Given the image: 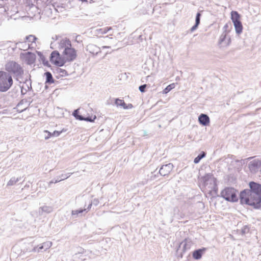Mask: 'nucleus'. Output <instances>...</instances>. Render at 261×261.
Segmentation results:
<instances>
[{
	"label": "nucleus",
	"mask_w": 261,
	"mask_h": 261,
	"mask_svg": "<svg viewBox=\"0 0 261 261\" xmlns=\"http://www.w3.org/2000/svg\"><path fill=\"white\" fill-rule=\"evenodd\" d=\"M231 20L233 22L240 20V16L239 13L236 11H232L231 13Z\"/></svg>",
	"instance_id": "4be33fe9"
},
{
	"label": "nucleus",
	"mask_w": 261,
	"mask_h": 261,
	"mask_svg": "<svg viewBox=\"0 0 261 261\" xmlns=\"http://www.w3.org/2000/svg\"><path fill=\"white\" fill-rule=\"evenodd\" d=\"M110 47H111V46H102L101 47V48H103V49H105V48H110Z\"/></svg>",
	"instance_id": "c03bdc74"
},
{
	"label": "nucleus",
	"mask_w": 261,
	"mask_h": 261,
	"mask_svg": "<svg viewBox=\"0 0 261 261\" xmlns=\"http://www.w3.org/2000/svg\"><path fill=\"white\" fill-rule=\"evenodd\" d=\"M87 50L93 55H97L101 53L100 48L93 44H89L87 46Z\"/></svg>",
	"instance_id": "ddd939ff"
},
{
	"label": "nucleus",
	"mask_w": 261,
	"mask_h": 261,
	"mask_svg": "<svg viewBox=\"0 0 261 261\" xmlns=\"http://www.w3.org/2000/svg\"><path fill=\"white\" fill-rule=\"evenodd\" d=\"M206 250V248H202L198 250H195L193 252V257L195 259H199L201 258L202 255Z\"/></svg>",
	"instance_id": "2eb2a0df"
},
{
	"label": "nucleus",
	"mask_w": 261,
	"mask_h": 261,
	"mask_svg": "<svg viewBox=\"0 0 261 261\" xmlns=\"http://www.w3.org/2000/svg\"><path fill=\"white\" fill-rule=\"evenodd\" d=\"M202 181L203 182L204 187L210 192L216 190V179L214 177L213 174H206L202 177Z\"/></svg>",
	"instance_id": "39448f33"
},
{
	"label": "nucleus",
	"mask_w": 261,
	"mask_h": 261,
	"mask_svg": "<svg viewBox=\"0 0 261 261\" xmlns=\"http://www.w3.org/2000/svg\"><path fill=\"white\" fill-rule=\"evenodd\" d=\"M198 25V24L195 23V25H193L191 29V32L194 31L197 28Z\"/></svg>",
	"instance_id": "37998d69"
},
{
	"label": "nucleus",
	"mask_w": 261,
	"mask_h": 261,
	"mask_svg": "<svg viewBox=\"0 0 261 261\" xmlns=\"http://www.w3.org/2000/svg\"><path fill=\"white\" fill-rule=\"evenodd\" d=\"M47 0H42L43 2H45Z\"/></svg>",
	"instance_id": "09e8293b"
},
{
	"label": "nucleus",
	"mask_w": 261,
	"mask_h": 261,
	"mask_svg": "<svg viewBox=\"0 0 261 261\" xmlns=\"http://www.w3.org/2000/svg\"><path fill=\"white\" fill-rule=\"evenodd\" d=\"M201 14L200 13H197L196 16L195 23L199 24Z\"/></svg>",
	"instance_id": "72a5a7b5"
},
{
	"label": "nucleus",
	"mask_w": 261,
	"mask_h": 261,
	"mask_svg": "<svg viewBox=\"0 0 261 261\" xmlns=\"http://www.w3.org/2000/svg\"><path fill=\"white\" fill-rule=\"evenodd\" d=\"M50 62L58 66H62L66 63L63 56L62 57L58 51H54L50 55Z\"/></svg>",
	"instance_id": "0eeeda50"
},
{
	"label": "nucleus",
	"mask_w": 261,
	"mask_h": 261,
	"mask_svg": "<svg viewBox=\"0 0 261 261\" xmlns=\"http://www.w3.org/2000/svg\"><path fill=\"white\" fill-rule=\"evenodd\" d=\"M44 133L47 134L46 136H44V138L45 140L48 139L51 136V133L48 132V130H44Z\"/></svg>",
	"instance_id": "e433bc0d"
},
{
	"label": "nucleus",
	"mask_w": 261,
	"mask_h": 261,
	"mask_svg": "<svg viewBox=\"0 0 261 261\" xmlns=\"http://www.w3.org/2000/svg\"><path fill=\"white\" fill-rule=\"evenodd\" d=\"M54 42H51L50 43L51 48H54Z\"/></svg>",
	"instance_id": "49530a36"
},
{
	"label": "nucleus",
	"mask_w": 261,
	"mask_h": 261,
	"mask_svg": "<svg viewBox=\"0 0 261 261\" xmlns=\"http://www.w3.org/2000/svg\"><path fill=\"white\" fill-rule=\"evenodd\" d=\"M17 45L18 47L21 50H25L29 48H34V46H31L30 45V43H28L27 41L23 42H19L17 43Z\"/></svg>",
	"instance_id": "dca6fc26"
},
{
	"label": "nucleus",
	"mask_w": 261,
	"mask_h": 261,
	"mask_svg": "<svg viewBox=\"0 0 261 261\" xmlns=\"http://www.w3.org/2000/svg\"><path fill=\"white\" fill-rule=\"evenodd\" d=\"M115 105L117 107L121 106V107H123L124 109H126V108L125 107V103L123 100H121V99H120L118 98L116 99H115Z\"/></svg>",
	"instance_id": "cd10ccee"
},
{
	"label": "nucleus",
	"mask_w": 261,
	"mask_h": 261,
	"mask_svg": "<svg viewBox=\"0 0 261 261\" xmlns=\"http://www.w3.org/2000/svg\"><path fill=\"white\" fill-rule=\"evenodd\" d=\"M60 181H61V179H59V178L56 177V179H53L52 180H51L50 181H49L48 182V186H50L51 184H53V183L56 184V183L59 182Z\"/></svg>",
	"instance_id": "c9c22d12"
},
{
	"label": "nucleus",
	"mask_w": 261,
	"mask_h": 261,
	"mask_svg": "<svg viewBox=\"0 0 261 261\" xmlns=\"http://www.w3.org/2000/svg\"><path fill=\"white\" fill-rule=\"evenodd\" d=\"M249 197H247V199H248V201H247L246 202H243V201H242L241 200V193L240 194V202L241 204H247V205H251V206H253L254 208H258L260 207V205H261V204L260 203L261 202H259L258 204L257 203H256L255 202V200H254V199L253 197H251V196H248Z\"/></svg>",
	"instance_id": "f8f14e48"
},
{
	"label": "nucleus",
	"mask_w": 261,
	"mask_h": 261,
	"mask_svg": "<svg viewBox=\"0 0 261 261\" xmlns=\"http://www.w3.org/2000/svg\"><path fill=\"white\" fill-rule=\"evenodd\" d=\"M53 211V208L49 206H43L40 207L38 210V213L40 215H42L44 213L49 214Z\"/></svg>",
	"instance_id": "f3484780"
},
{
	"label": "nucleus",
	"mask_w": 261,
	"mask_h": 261,
	"mask_svg": "<svg viewBox=\"0 0 261 261\" xmlns=\"http://www.w3.org/2000/svg\"><path fill=\"white\" fill-rule=\"evenodd\" d=\"M58 37L57 36H55V37H53L52 39L54 40H57L58 39Z\"/></svg>",
	"instance_id": "a18cd8bd"
},
{
	"label": "nucleus",
	"mask_w": 261,
	"mask_h": 261,
	"mask_svg": "<svg viewBox=\"0 0 261 261\" xmlns=\"http://www.w3.org/2000/svg\"><path fill=\"white\" fill-rule=\"evenodd\" d=\"M72 174V173H66V174H62L60 176H57V178H59V179H61V181H62L63 180H64V179H66L68 178Z\"/></svg>",
	"instance_id": "7c9ffc66"
},
{
	"label": "nucleus",
	"mask_w": 261,
	"mask_h": 261,
	"mask_svg": "<svg viewBox=\"0 0 261 261\" xmlns=\"http://www.w3.org/2000/svg\"><path fill=\"white\" fill-rule=\"evenodd\" d=\"M198 120L200 124L204 126H206L210 123V118L208 116L204 114H201L198 117Z\"/></svg>",
	"instance_id": "4468645a"
},
{
	"label": "nucleus",
	"mask_w": 261,
	"mask_h": 261,
	"mask_svg": "<svg viewBox=\"0 0 261 261\" xmlns=\"http://www.w3.org/2000/svg\"><path fill=\"white\" fill-rule=\"evenodd\" d=\"M44 249V245L42 244H41L38 246H35L33 247V248L31 250L29 251V252H39L41 250Z\"/></svg>",
	"instance_id": "5701e85b"
},
{
	"label": "nucleus",
	"mask_w": 261,
	"mask_h": 261,
	"mask_svg": "<svg viewBox=\"0 0 261 261\" xmlns=\"http://www.w3.org/2000/svg\"><path fill=\"white\" fill-rule=\"evenodd\" d=\"M249 187L250 189H245L241 192V198L242 201L248 202L247 199L248 196L253 197L255 202L258 204L261 202V185L251 181L249 182Z\"/></svg>",
	"instance_id": "f257e3e1"
},
{
	"label": "nucleus",
	"mask_w": 261,
	"mask_h": 261,
	"mask_svg": "<svg viewBox=\"0 0 261 261\" xmlns=\"http://www.w3.org/2000/svg\"><path fill=\"white\" fill-rule=\"evenodd\" d=\"M231 42L230 38L227 36L226 34L223 33L219 38V44L221 47H226L229 46Z\"/></svg>",
	"instance_id": "1a4fd4ad"
},
{
	"label": "nucleus",
	"mask_w": 261,
	"mask_h": 261,
	"mask_svg": "<svg viewBox=\"0 0 261 261\" xmlns=\"http://www.w3.org/2000/svg\"><path fill=\"white\" fill-rule=\"evenodd\" d=\"M237 192L234 188H226L221 191V195L227 201L234 202L238 200Z\"/></svg>",
	"instance_id": "423d86ee"
},
{
	"label": "nucleus",
	"mask_w": 261,
	"mask_h": 261,
	"mask_svg": "<svg viewBox=\"0 0 261 261\" xmlns=\"http://www.w3.org/2000/svg\"><path fill=\"white\" fill-rule=\"evenodd\" d=\"M235 30L238 34H240L242 32L243 27L241 21L233 22Z\"/></svg>",
	"instance_id": "6ab92c4d"
},
{
	"label": "nucleus",
	"mask_w": 261,
	"mask_h": 261,
	"mask_svg": "<svg viewBox=\"0 0 261 261\" xmlns=\"http://www.w3.org/2000/svg\"><path fill=\"white\" fill-rule=\"evenodd\" d=\"M5 69L9 73L13 74L17 80L22 77L24 72L21 66L14 61H8L5 65Z\"/></svg>",
	"instance_id": "7ed1b4c3"
},
{
	"label": "nucleus",
	"mask_w": 261,
	"mask_h": 261,
	"mask_svg": "<svg viewBox=\"0 0 261 261\" xmlns=\"http://www.w3.org/2000/svg\"><path fill=\"white\" fill-rule=\"evenodd\" d=\"M36 40L37 38L35 36L31 35L25 37V41H27L28 43H30V45H31V46H34L35 47L36 45L35 41Z\"/></svg>",
	"instance_id": "a211bd4d"
},
{
	"label": "nucleus",
	"mask_w": 261,
	"mask_h": 261,
	"mask_svg": "<svg viewBox=\"0 0 261 261\" xmlns=\"http://www.w3.org/2000/svg\"><path fill=\"white\" fill-rule=\"evenodd\" d=\"M146 87H147V85L144 84V85H141L140 86H139V89L140 91V92H144L145 91V88H146Z\"/></svg>",
	"instance_id": "f704fd0d"
},
{
	"label": "nucleus",
	"mask_w": 261,
	"mask_h": 261,
	"mask_svg": "<svg viewBox=\"0 0 261 261\" xmlns=\"http://www.w3.org/2000/svg\"><path fill=\"white\" fill-rule=\"evenodd\" d=\"M78 117H79V120H85L86 121H89V122H93V121H94V120L96 118L95 116L94 117L93 119H92V118L90 117H87L85 118L82 116H78Z\"/></svg>",
	"instance_id": "c756f323"
},
{
	"label": "nucleus",
	"mask_w": 261,
	"mask_h": 261,
	"mask_svg": "<svg viewBox=\"0 0 261 261\" xmlns=\"http://www.w3.org/2000/svg\"><path fill=\"white\" fill-rule=\"evenodd\" d=\"M10 42L2 41H0V49H5L6 48H8L10 46L9 45Z\"/></svg>",
	"instance_id": "c85d7f7f"
},
{
	"label": "nucleus",
	"mask_w": 261,
	"mask_h": 261,
	"mask_svg": "<svg viewBox=\"0 0 261 261\" xmlns=\"http://www.w3.org/2000/svg\"><path fill=\"white\" fill-rule=\"evenodd\" d=\"M13 84V79L9 73L0 71V91H8Z\"/></svg>",
	"instance_id": "20e7f679"
},
{
	"label": "nucleus",
	"mask_w": 261,
	"mask_h": 261,
	"mask_svg": "<svg viewBox=\"0 0 261 261\" xmlns=\"http://www.w3.org/2000/svg\"><path fill=\"white\" fill-rule=\"evenodd\" d=\"M227 27H228V25H227V24H225V26H224V28L225 29H226V28H227Z\"/></svg>",
	"instance_id": "de8ad7c7"
},
{
	"label": "nucleus",
	"mask_w": 261,
	"mask_h": 261,
	"mask_svg": "<svg viewBox=\"0 0 261 261\" xmlns=\"http://www.w3.org/2000/svg\"><path fill=\"white\" fill-rule=\"evenodd\" d=\"M20 57L29 65L33 64L36 60V55L31 52L22 53Z\"/></svg>",
	"instance_id": "6e6552de"
},
{
	"label": "nucleus",
	"mask_w": 261,
	"mask_h": 261,
	"mask_svg": "<svg viewBox=\"0 0 261 261\" xmlns=\"http://www.w3.org/2000/svg\"><path fill=\"white\" fill-rule=\"evenodd\" d=\"M43 244L44 247V251H46L51 247L53 245V243L50 241H47L43 243Z\"/></svg>",
	"instance_id": "2f4dec72"
},
{
	"label": "nucleus",
	"mask_w": 261,
	"mask_h": 261,
	"mask_svg": "<svg viewBox=\"0 0 261 261\" xmlns=\"http://www.w3.org/2000/svg\"><path fill=\"white\" fill-rule=\"evenodd\" d=\"M79 110H75L73 113V115L77 119H79L78 116H80L81 115H78Z\"/></svg>",
	"instance_id": "58836bf2"
},
{
	"label": "nucleus",
	"mask_w": 261,
	"mask_h": 261,
	"mask_svg": "<svg viewBox=\"0 0 261 261\" xmlns=\"http://www.w3.org/2000/svg\"><path fill=\"white\" fill-rule=\"evenodd\" d=\"M44 75L46 77L45 82L48 84H52L54 82L52 74L49 72H46L44 73Z\"/></svg>",
	"instance_id": "412c9836"
},
{
	"label": "nucleus",
	"mask_w": 261,
	"mask_h": 261,
	"mask_svg": "<svg viewBox=\"0 0 261 261\" xmlns=\"http://www.w3.org/2000/svg\"><path fill=\"white\" fill-rule=\"evenodd\" d=\"M37 54L38 55V56L40 57V59L44 62L45 58L43 54L40 52V51H37Z\"/></svg>",
	"instance_id": "4c0bfd02"
},
{
	"label": "nucleus",
	"mask_w": 261,
	"mask_h": 261,
	"mask_svg": "<svg viewBox=\"0 0 261 261\" xmlns=\"http://www.w3.org/2000/svg\"><path fill=\"white\" fill-rule=\"evenodd\" d=\"M173 168V165L171 163H169L164 165H163L160 170L159 173L162 176H166L168 175Z\"/></svg>",
	"instance_id": "9d476101"
},
{
	"label": "nucleus",
	"mask_w": 261,
	"mask_h": 261,
	"mask_svg": "<svg viewBox=\"0 0 261 261\" xmlns=\"http://www.w3.org/2000/svg\"><path fill=\"white\" fill-rule=\"evenodd\" d=\"M61 133V132L54 131L53 133L51 134V136L58 137L60 135Z\"/></svg>",
	"instance_id": "ea45409f"
},
{
	"label": "nucleus",
	"mask_w": 261,
	"mask_h": 261,
	"mask_svg": "<svg viewBox=\"0 0 261 261\" xmlns=\"http://www.w3.org/2000/svg\"><path fill=\"white\" fill-rule=\"evenodd\" d=\"M92 204H93L91 202L89 203V204L88 205V207L87 208H84V210H86V211H85L86 213H87L90 210V209L91 208Z\"/></svg>",
	"instance_id": "79ce46f5"
},
{
	"label": "nucleus",
	"mask_w": 261,
	"mask_h": 261,
	"mask_svg": "<svg viewBox=\"0 0 261 261\" xmlns=\"http://www.w3.org/2000/svg\"><path fill=\"white\" fill-rule=\"evenodd\" d=\"M261 167V161L258 159H255L251 161L248 167L252 172H255Z\"/></svg>",
	"instance_id": "9b49d317"
},
{
	"label": "nucleus",
	"mask_w": 261,
	"mask_h": 261,
	"mask_svg": "<svg viewBox=\"0 0 261 261\" xmlns=\"http://www.w3.org/2000/svg\"><path fill=\"white\" fill-rule=\"evenodd\" d=\"M91 202L92 203V204L95 206L97 205L99 203V200L97 198H95L93 199V200L92 201H91Z\"/></svg>",
	"instance_id": "a19ab883"
},
{
	"label": "nucleus",
	"mask_w": 261,
	"mask_h": 261,
	"mask_svg": "<svg viewBox=\"0 0 261 261\" xmlns=\"http://www.w3.org/2000/svg\"><path fill=\"white\" fill-rule=\"evenodd\" d=\"M58 48L63 50L62 55L66 62H71L76 58V50L72 47L71 41L67 38H63L58 43Z\"/></svg>",
	"instance_id": "f03ea898"
},
{
	"label": "nucleus",
	"mask_w": 261,
	"mask_h": 261,
	"mask_svg": "<svg viewBox=\"0 0 261 261\" xmlns=\"http://www.w3.org/2000/svg\"><path fill=\"white\" fill-rule=\"evenodd\" d=\"M86 211V210L83 209H79V210H72L71 211V215L74 218H76L78 216H82V213L84 212H85Z\"/></svg>",
	"instance_id": "aec40b11"
},
{
	"label": "nucleus",
	"mask_w": 261,
	"mask_h": 261,
	"mask_svg": "<svg viewBox=\"0 0 261 261\" xmlns=\"http://www.w3.org/2000/svg\"><path fill=\"white\" fill-rule=\"evenodd\" d=\"M205 156V153L204 152H202L200 154H199L197 157L194 159V162L195 164L198 163Z\"/></svg>",
	"instance_id": "bb28decb"
},
{
	"label": "nucleus",
	"mask_w": 261,
	"mask_h": 261,
	"mask_svg": "<svg viewBox=\"0 0 261 261\" xmlns=\"http://www.w3.org/2000/svg\"><path fill=\"white\" fill-rule=\"evenodd\" d=\"M111 30V28H105L96 30L98 34H105L108 32L109 31Z\"/></svg>",
	"instance_id": "a878e982"
},
{
	"label": "nucleus",
	"mask_w": 261,
	"mask_h": 261,
	"mask_svg": "<svg viewBox=\"0 0 261 261\" xmlns=\"http://www.w3.org/2000/svg\"><path fill=\"white\" fill-rule=\"evenodd\" d=\"M57 72L60 74L61 76H65L67 74V71L64 70V69H61V68H58L57 69Z\"/></svg>",
	"instance_id": "473e14b6"
},
{
	"label": "nucleus",
	"mask_w": 261,
	"mask_h": 261,
	"mask_svg": "<svg viewBox=\"0 0 261 261\" xmlns=\"http://www.w3.org/2000/svg\"><path fill=\"white\" fill-rule=\"evenodd\" d=\"M20 179V177L15 178L14 177H12L7 183V186H13L17 182L19 181Z\"/></svg>",
	"instance_id": "393cba45"
},
{
	"label": "nucleus",
	"mask_w": 261,
	"mask_h": 261,
	"mask_svg": "<svg viewBox=\"0 0 261 261\" xmlns=\"http://www.w3.org/2000/svg\"><path fill=\"white\" fill-rule=\"evenodd\" d=\"M175 87V84L174 83L171 84L167 86L163 90V94H167L172 89H174Z\"/></svg>",
	"instance_id": "b1692460"
}]
</instances>
